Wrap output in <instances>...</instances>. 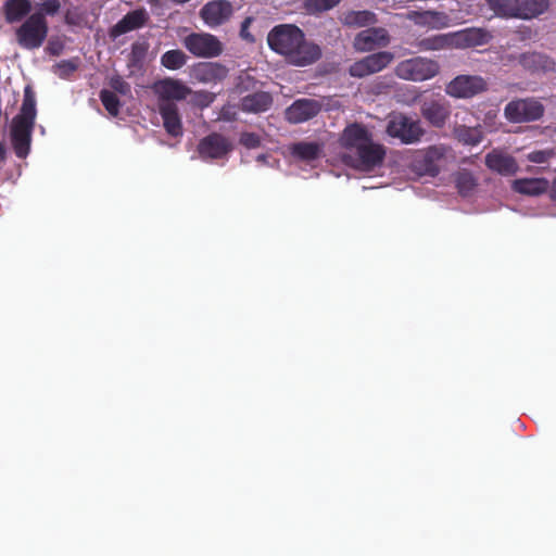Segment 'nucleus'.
Segmentation results:
<instances>
[{
    "instance_id": "f257e3e1",
    "label": "nucleus",
    "mask_w": 556,
    "mask_h": 556,
    "mask_svg": "<svg viewBox=\"0 0 556 556\" xmlns=\"http://www.w3.org/2000/svg\"><path fill=\"white\" fill-rule=\"evenodd\" d=\"M340 146L349 154L351 165L361 170L370 173L382 166L387 148L376 142L371 131L361 123L349 124L339 137Z\"/></svg>"
},
{
    "instance_id": "f03ea898",
    "label": "nucleus",
    "mask_w": 556,
    "mask_h": 556,
    "mask_svg": "<svg viewBox=\"0 0 556 556\" xmlns=\"http://www.w3.org/2000/svg\"><path fill=\"white\" fill-rule=\"evenodd\" d=\"M269 48L283 55L294 66H307L321 56L318 45L307 41L301 28L293 24L275 26L267 36Z\"/></svg>"
},
{
    "instance_id": "7ed1b4c3",
    "label": "nucleus",
    "mask_w": 556,
    "mask_h": 556,
    "mask_svg": "<svg viewBox=\"0 0 556 556\" xmlns=\"http://www.w3.org/2000/svg\"><path fill=\"white\" fill-rule=\"evenodd\" d=\"M37 110L35 92L29 86L24 89L20 113L12 119L11 140L17 157L24 159L30 151L31 134Z\"/></svg>"
},
{
    "instance_id": "20e7f679",
    "label": "nucleus",
    "mask_w": 556,
    "mask_h": 556,
    "mask_svg": "<svg viewBox=\"0 0 556 556\" xmlns=\"http://www.w3.org/2000/svg\"><path fill=\"white\" fill-rule=\"evenodd\" d=\"M490 9L500 17L531 20L548 9V0H488Z\"/></svg>"
},
{
    "instance_id": "39448f33",
    "label": "nucleus",
    "mask_w": 556,
    "mask_h": 556,
    "mask_svg": "<svg viewBox=\"0 0 556 556\" xmlns=\"http://www.w3.org/2000/svg\"><path fill=\"white\" fill-rule=\"evenodd\" d=\"M48 31L47 18L33 13L15 29V39L23 49L36 50L46 41Z\"/></svg>"
},
{
    "instance_id": "423d86ee",
    "label": "nucleus",
    "mask_w": 556,
    "mask_h": 556,
    "mask_svg": "<svg viewBox=\"0 0 556 556\" xmlns=\"http://www.w3.org/2000/svg\"><path fill=\"white\" fill-rule=\"evenodd\" d=\"M386 132L391 138L399 139L403 144H413L421 140L426 130L419 119L397 113L390 117Z\"/></svg>"
},
{
    "instance_id": "0eeeda50",
    "label": "nucleus",
    "mask_w": 556,
    "mask_h": 556,
    "mask_svg": "<svg viewBox=\"0 0 556 556\" xmlns=\"http://www.w3.org/2000/svg\"><path fill=\"white\" fill-rule=\"evenodd\" d=\"M544 113V104L534 97L511 100L504 108L505 118L516 124L536 122Z\"/></svg>"
},
{
    "instance_id": "6e6552de",
    "label": "nucleus",
    "mask_w": 556,
    "mask_h": 556,
    "mask_svg": "<svg viewBox=\"0 0 556 556\" xmlns=\"http://www.w3.org/2000/svg\"><path fill=\"white\" fill-rule=\"evenodd\" d=\"M394 72L401 79L424 81L437 76L440 72V65L434 60L416 56L401 61Z\"/></svg>"
},
{
    "instance_id": "1a4fd4ad",
    "label": "nucleus",
    "mask_w": 556,
    "mask_h": 556,
    "mask_svg": "<svg viewBox=\"0 0 556 556\" xmlns=\"http://www.w3.org/2000/svg\"><path fill=\"white\" fill-rule=\"evenodd\" d=\"M182 46L199 59L217 58L224 51L223 42L210 33H191L184 37Z\"/></svg>"
},
{
    "instance_id": "9d476101",
    "label": "nucleus",
    "mask_w": 556,
    "mask_h": 556,
    "mask_svg": "<svg viewBox=\"0 0 556 556\" xmlns=\"http://www.w3.org/2000/svg\"><path fill=\"white\" fill-rule=\"evenodd\" d=\"M488 89L485 79L478 75H458L445 87V92L456 99H469Z\"/></svg>"
},
{
    "instance_id": "9b49d317",
    "label": "nucleus",
    "mask_w": 556,
    "mask_h": 556,
    "mask_svg": "<svg viewBox=\"0 0 556 556\" xmlns=\"http://www.w3.org/2000/svg\"><path fill=\"white\" fill-rule=\"evenodd\" d=\"M393 59L394 54L390 51L371 53L351 64L349 74L355 78H364L383 71L391 64Z\"/></svg>"
},
{
    "instance_id": "f8f14e48",
    "label": "nucleus",
    "mask_w": 556,
    "mask_h": 556,
    "mask_svg": "<svg viewBox=\"0 0 556 556\" xmlns=\"http://www.w3.org/2000/svg\"><path fill=\"white\" fill-rule=\"evenodd\" d=\"M153 91L157 97V106L176 104L175 101L185 100L191 93V89L187 85L174 78L156 81Z\"/></svg>"
},
{
    "instance_id": "ddd939ff",
    "label": "nucleus",
    "mask_w": 556,
    "mask_h": 556,
    "mask_svg": "<svg viewBox=\"0 0 556 556\" xmlns=\"http://www.w3.org/2000/svg\"><path fill=\"white\" fill-rule=\"evenodd\" d=\"M233 149L227 137L219 132H211L202 138L198 144V152L202 160H220L226 157Z\"/></svg>"
},
{
    "instance_id": "4468645a",
    "label": "nucleus",
    "mask_w": 556,
    "mask_h": 556,
    "mask_svg": "<svg viewBox=\"0 0 556 556\" xmlns=\"http://www.w3.org/2000/svg\"><path fill=\"white\" fill-rule=\"evenodd\" d=\"M453 49H468L488 45L492 35L489 30L479 27H468L451 31Z\"/></svg>"
},
{
    "instance_id": "2eb2a0df",
    "label": "nucleus",
    "mask_w": 556,
    "mask_h": 556,
    "mask_svg": "<svg viewBox=\"0 0 556 556\" xmlns=\"http://www.w3.org/2000/svg\"><path fill=\"white\" fill-rule=\"evenodd\" d=\"M406 18L416 26L426 27L428 29L440 30L452 25V18L447 13L434 10L408 11Z\"/></svg>"
},
{
    "instance_id": "dca6fc26",
    "label": "nucleus",
    "mask_w": 556,
    "mask_h": 556,
    "mask_svg": "<svg viewBox=\"0 0 556 556\" xmlns=\"http://www.w3.org/2000/svg\"><path fill=\"white\" fill-rule=\"evenodd\" d=\"M390 43V36L386 28L370 27L359 31L354 39V48L359 52L374 51Z\"/></svg>"
},
{
    "instance_id": "f3484780",
    "label": "nucleus",
    "mask_w": 556,
    "mask_h": 556,
    "mask_svg": "<svg viewBox=\"0 0 556 556\" xmlns=\"http://www.w3.org/2000/svg\"><path fill=\"white\" fill-rule=\"evenodd\" d=\"M321 104L314 99H298L286 110V119L291 124L304 123L315 117Z\"/></svg>"
},
{
    "instance_id": "a211bd4d",
    "label": "nucleus",
    "mask_w": 556,
    "mask_h": 556,
    "mask_svg": "<svg viewBox=\"0 0 556 556\" xmlns=\"http://www.w3.org/2000/svg\"><path fill=\"white\" fill-rule=\"evenodd\" d=\"M446 149L442 144L430 146L419 151L416 156L418 168L430 176H437L440 172V161L445 156Z\"/></svg>"
},
{
    "instance_id": "6ab92c4d",
    "label": "nucleus",
    "mask_w": 556,
    "mask_h": 556,
    "mask_svg": "<svg viewBox=\"0 0 556 556\" xmlns=\"http://www.w3.org/2000/svg\"><path fill=\"white\" fill-rule=\"evenodd\" d=\"M232 14V5L227 0L207 2L200 11L202 20L211 27L225 23Z\"/></svg>"
},
{
    "instance_id": "aec40b11",
    "label": "nucleus",
    "mask_w": 556,
    "mask_h": 556,
    "mask_svg": "<svg viewBox=\"0 0 556 556\" xmlns=\"http://www.w3.org/2000/svg\"><path fill=\"white\" fill-rule=\"evenodd\" d=\"M149 21V14L144 9L128 12L111 29L110 36L115 39L126 33L143 27Z\"/></svg>"
},
{
    "instance_id": "412c9836",
    "label": "nucleus",
    "mask_w": 556,
    "mask_h": 556,
    "mask_svg": "<svg viewBox=\"0 0 556 556\" xmlns=\"http://www.w3.org/2000/svg\"><path fill=\"white\" fill-rule=\"evenodd\" d=\"M485 166L502 176H513L519 169L515 157L498 150H492L485 155Z\"/></svg>"
},
{
    "instance_id": "4be33fe9",
    "label": "nucleus",
    "mask_w": 556,
    "mask_h": 556,
    "mask_svg": "<svg viewBox=\"0 0 556 556\" xmlns=\"http://www.w3.org/2000/svg\"><path fill=\"white\" fill-rule=\"evenodd\" d=\"M519 64L532 74H546L555 71V62L541 52H526L519 55Z\"/></svg>"
},
{
    "instance_id": "5701e85b",
    "label": "nucleus",
    "mask_w": 556,
    "mask_h": 556,
    "mask_svg": "<svg viewBox=\"0 0 556 556\" xmlns=\"http://www.w3.org/2000/svg\"><path fill=\"white\" fill-rule=\"evenodd\" d=\"M422 117L433 127L442 128L450 117V105L446 102H425L420 109Z\"/></svg>"
},
{
    "instance_id": "b1692460",
    "label": "nucleus",
    "mask_w": 556,
    "mask_h": 556,
    "mask_svg": "<svg viewBox=\"0 0 556 556\" xmlns=\"http://www.w3.org/2000/svg\"><path fill=\"white\" fill-rule=\"evenodd\" d=\"M157 109L166 132L175 138L181 137L184 127L177 104H164Z\"/></svg>"
},
{
    "instance_id": "393cba45",
    "label": "nucleus",
    "mask_w": 556,
    "mask_h": 556,
    "mask_svg": "<svg viewBox=\"0 0 556 556\" xmlns=\"http://www.w3.org/2000/svg\"><path fill=\"white\" fill-rule=\"evenodd\" d=\"M273 104V98L269 92L257 91L243 97L240 101V109L245 113H262Z\"/></svg>"
},
{
    "instance_id": "a878e982",
    "label": "nucleus",
    "mask_w": 556,
    "mask_h": 556,
    "mask_svg": "<svg viewBox=\"0 0 556 556\" xmlns=\"http://www.w3.org/2000/svg\"><path fill=\"white\" fill-rule=\"evenodd\" d=\"M228 73V68L217 62L203 63L195 68L198 79L206 84L222 83L227 78Z\"/></svg>"
},
{
    "instance_id": "bb28decb",
    "label": "nucleus",
    "mask_w": 556,
    "mask_h": 556,
    "mask_svg": "<svg viewBox=\"0 0 556 556\" xmlns=\"http://www.w3.org/2000/svg\"><path fill=\"white\" fill-rule=\"evenodd\" d=\"M549 182L545 178H520L513 181L515 192L526 195H540L548 190Z\"/></svg>"
},
{
    "instance_id": "cd10ccee",
    "label": "nucleus",
    "mask_w": 556,
    "mask_h": 556,
    "mask_svg": "<svg viewBox=\"0 0 556 556\" xmlns=\"http://www.w3.org/2000/svg\"><path fill=\"white\" fill-rule=\"evenodd\" d=\"M31 11L30 0H5L3 14L7 23L13 24L28 17Z\"/></svg>"
},
{
    "instance_id": "c85d7f7f",
    "label": "nucleus",
    "mask_w": 556,
    "mask_h": 556,
    "mask_svg": "<svg viewBox=\"0 0 556 556\" xmlns=\"http://www.w3.org/2000/svg\"><path fill=\"white\" fill-rule=\"evenodd\" d=\"M418 51H441L453 49L451 33L437 34L417 39L414 43Z\"/></svg>"
},
{
    "instance_id": "c756f323",
    "label": "nucleus",
    "mask_w": 556,
    "mask_h": 556,
    "mask_svg": "<svg viewBox=\"0 0 556 556\" xmlns=\"http://www.w3.org/2000/svg\"><path fill=\"white\" fill-rule=\"evenodd\" d=\"M290 153L293 157L312 162L317 160L323 151V144L318 142L300 141L290 146Z\"/></svg>"
},
{
    "instance_id": "7c9ffc66",
    "label": "nucleus",
    "mask_w": 556,
    "mask_h": 556,
    "mask_svg": "<svg viewBox=\"0 0 556 556\" xmlns=\"http://www.w3.org/2000/svg\"><path fill=\"white\" fill-rule=\"evenodd\" d=\"M453 135L459 142L467 146H477L483 138L482 130L479 126L468 127L465 125H458L454 127Z\"/></svg>"
},
{
    "instance_id": "2f4dec72",
    "label": "nucleus",
    "mask_w": 556,
    "mask_h": 556,
    "mask_svg": "<svg viewBox=\"0 0 556 556\" xmlns=\"http://www.w3.org/2000/svg\"><path fill=\"white\" fill-rule=\"evenodd\" d=\"M376 14L370 11H350L344 14L343 23L348 26L363 27L375 24Z\"/></svg>"
},
{
    "instance_id": "473e14b6",
    "label": "nucleus",
    "mask_w": 556,
    "mask_h": 556,
    "mask_svg": "<svg viewBox=\"0 0 556 556\" xmlns=\"http://www.w3.org/2000/svg\"><path fill=\"white\" fill-rule=\"evenodd\" d=\"M187 55L179 49L168 50L161 56V64L170 71L181 68L187 63Z\"/></svg>"
},
{
    "instance_id": "72a5a7b5",
    "label": "nucleus",
    "mask_w": 556,
    "mask_h": 556,
    "mask_svg": "<svg viewBox=\"0 0 556 556\" xmlns=\"http://www.w3.org/2000/svg\"><path fill=\"white\" fill-rule=\"evenodd\" d=\"M99 97L110 115L117 116L119 114L121 101L113 91L103 89L100 91Z\"/></svg>"
},
{
    "instance_id": "f704fd0d",
    "label": "nucleus",
    "mask_w": 556,
    "mask_h": 556,
    "mask_svg": "<svg viewBox=\"0 0 556 556\" xmlns=\"http://www.w3.org/2000/svg\"><path fill=\"white\" fill-rule=\"evenodd\" d=\"M341 0H304V9L309 14H318L333 9Z\"/></svg>"
},
{
    "instance_id": "c9c22d12",
    "label": "nucleus",
    "mask_w": 556,
    "mask_h": 556,
    "mask_svg": "<svg viewBox=\"0 0 556 556\" xmlns=\"http://www.w3.org/2000/svg\"><path fill=\"white\" fill-rule=\"evenodd\" d=\"M394 80L390 76L378 77L368 86V92L375 96L386 94L393 88Z\"/></svg>"
},
{
    "instance_id": "e433bc0d",
    "label": "nucleus",
    "mask_w": 556,
    "mask_h": 556,
    "mask_svg": "<svg viewBox=\"0 0 556 556\" xmlns=\"http://www.w3.org/2000/svg\"><path fill=\"white\" fill-rule=\"evenodd\" d=\"M476 185L473 176L468 172L459 173L456 177V187L463 197H467L475 189Z\"/></svg>"
},
{
    "instance_id": "4c0bfd02",
    "label": "nucleus",
    "mask_w": 556,
    "mask_h": 556,
    "mask_svg": "<svg viewBox=\"0 0 556 556\" xmlns=\"http://www.w3.org/2000/svg\"><path fill=\"white\" fill-rule=\"evenodd\" d=\"M556 156V150L548 148L544 150H534L529 152L526 157L529 162L535 164H548L549 161Z\"/></svg>"
},
{
    "instance_id": "58836bf2",
    "label": "nucleus",
    "mask_w": 556,
    "mask_h": 556,
    "mask_svg": "<svg viewBox=\"0 0 556 556\" xmlns=\"http://www.w3.org/2000/svg\"><path fill=\"white\" fill-rule=\"evenodd\" d=\"M78 68V63L75 60H62L53 66V72L60 78L66 79Z\"/></svg>"
},
{
    "instance_id": "ea45409f",
    "label": "nucleus",
    "mask_w": 556,
    "mask_h": 556,
    "mask_svg": "<svg viewBox=\"0 0 556 556\" xmlns=\"http://www.w3.org/2000/svg\"><path fill=\"white\" fill-rule=\"evenodd\" d=\"M110 87L113 89V92H117L122 96H128L131 92V87L129 83H127L122 76L114 75L109 80Z\"/></svg>"
},
{
    "instance_id": "a19ab883",
    "label": "nucleus",
    "mask_w": 556,
    "mask_h": 556,
    "mask_svg": "<svg viewBox=\"0 0 556 556\" xmlns=\"http://www.w3.org/2000/svg\"><path fill=\"white\" fill-rule=\"evenodd\" d=\"M61 9L60 0H46L39 5V10L35 13H40L45 18L47 15L53 16Z\"/></svg>"
},
{
    "instance_id": "79ce46f5",
    "label": "nucleus",
    "mask_w": 556,
    "mask_h": 556,
    "mask_svg": "<svg viewBox=\"0 0 556 556\" xmlns=\"http://www.w3.org/2000/svg\"><path fill=\"white\" fill-rule=\"evenodd\" d=\"M239 142L247 149H256L261 146V137L255 132L243 131L240 135Z\"/></svg>"
},
{
    "instance_id": "37998d69",
    "label": "nucleus",
    "mask_w": 556,
    "mask_h": 556,
    "mask_svg": "<svg viewBox=\"0 0 556 556\" xmlns=\"http://www.w3.org/2000/svg\"><path fill=\"white\" fill-rule=\"evenodd\" d=\"M237 110L235 106L227 104L224 105L219 112L218 119L225 121V122H232L237 119Z\"/></svg>"
},
{
    "instance_id": "c03bdc74",
    "label": "nucleus",
    "mask_w": 556,
    "mask_h": 556,
    "mask_svg": "<svg viewBox=\"0 0 556 556\" xmlns=\"http://www.w3.org/2000/svg\"><path fill=\"white\" fill-rule=\"evenodd\" d=\"M195 99L201 106H207L213 102V96L208 92H197Z\"/></svg>"
},
{
    "instance_id": "a18cd8bd",
    "label": "nucleus",
    "mask_w": 556,
    "mask_h": 556,
    "mask_svg": "<svg viewBox=\"0 0 556 556\" xmlns=\"http://www.w3.org/2000/svg\"><path fill=\"white\" fill-rule=\"evenodd\" d=\"M250 23H251V18L250 17L245 18L242 22L241 29H240V35H241L242 38L249 39V40L253 41L254 40L253 37L248 31V27H249Z\"/></svg>"
},
{
    "instance_id": "49530a36",
    "label": "nucleus",
    "mask_w": 556,
    "mask_h": 556,
    "mask_svg": "<svg viewBox=\"0 0 556 556\" xmlns=\"http://www.w3.org/2000/svg\"><path fill=\"white\" fill-rule=\"evenodd\" d=\"M551 198L556 201V177L554 178L551 186Z\"/></svg>"
},
{
    "instance_id": "de8ad7c7",
    "label": "nucleus",
    "mask_w": 556,
    "mask_h": 556,
    "mask_svg": "<svg viewBox=\"0 0 556 556\" xmlns=\"http://www.w3.org/2000/svg\"><path fill=\"white\" fill-rule=\"evenodd\" d=\"M5 159V148L4 146L0 142V161H3Z\"/></svg>"
},
{
    "instance_id": "09e8293b",
    "label": "nucleus",
    "mask_w": 556,
    "mask_h": 556,
    "mask_svg": "<svg viewBox=\"0 0 556 556\" xmlns=\"http://www.w3.org/2000/svg\"><path fill=\"white\" fill-rule=\"evenodd\" d=\"M131 49H132V53L136 54L137 50L139 49V45L134 43Z\"/></svg>"
},
{
    "instance_id": "8fccbe9b",
    "label": "nucleus",
    "mask_w": 556,
    "mask_h": 556,
    "mask_svg": "<svg viewBox=\"0 0 556 556\" xmlns=\"http://www.w3.org/2000/svg\"><path fill=\"white\" fill-rule=\"evenodd\" d=\"M149 1H150L151 3H154V2H156L157 0H149Z\"/></svg>"
}]
</instances>
